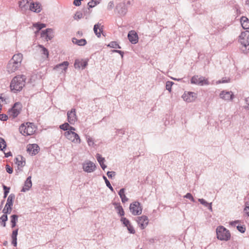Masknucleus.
<instances>
[{"label":"nucleus","instance_id":"bf43d9fd","mask_svg":"<svg viewBox=\"0 0 249 249\" xmlns=\"http://www.w3.org/2000/svg\"><path fill=\"white\" fill-rule=\"evenodd\" d=\"M240 222V221L239 220H235L233 221H231L230 222V225L231 226L235 227L236 225V224H238Z\"/></svg>","mask_w":249,"mask_h":249},{"label":"nucleus","instance_id":"0e129e2a","mask_svg":"<svg viewBox=\"0 0 249 249\" xmlns=\"http://www.w3.org/2000/svg\"><path fill=\"white\" fill-rule=\"evenodd\" d=\"M4 155H5V157L8 158V157L12 156V153L11 152H7V153H4Z\"/></svg>","mask_w":249,"mask_h":249},{"label":"nucleus","instance_id":"f8f14e48","mask_svg":"<svg viewBox=\"0 0 249 249\" xmlns=\"http://www.w3.org/2000/svg\"><path fill=\"white\" fill-rule=\"evenodd\" d=\"M182 98L186 102L191 103L195 101L197 98V94L194 92L185 91L182 95Z\"/></svg>","mask_w":249,"mask_h":249},{"label":"nucleus","instance_id":"5701e85b","mask_svg":"<svg viewBox=\"0 0 249 249\" xmlns=\"http://www.w3.org/2000/svg\"><path fill=\"white\" fill-rule=\"evenodd\" d=\"M32 186V182L31 181V176H29L27 178L24 182L23 187L21 190V192H25L29 191Z\"/></svg>","mask_w":249,"mask_h":249},{"label":"nucleus","instance_id":"69168bd1","mask_svg":"<svg viewBox=\"0 0 249 249\" xmlns=\"http://www.w3.org/2000/svg\"><path fill=\"white\" fill-rule=\"evenodd\" d=\"M75 130V128L74 127L71 126L70 125L68 131H74Z\"/></svg>","mask_w":249,"mask_h":249},{"label":"nucleus","instance_id":"a19ab883","mask_svg":"<svg viewBox=\"0 0 249 249\" xmlns=\"http://www.w3.org/2000/svg\"><path fill=\"white\" fill-rule=\"evenodd\" d=\"M70 127V124L68 123H65L59 126V128L64 131H68Z\"/></svg>","mask_w":249,"mask_h":249},{"label":"nucleus","instance_id":"a878e982","mask_svg":"<svg viewBox=\"0 0 249 249\" xmlns=\"http://www.w3.org/2000/svg\"><path fill=\"white\" fill-rule=\"evenodd\" d=\"M96 158L101 168L103 169V170H105V168H107V166L104 164L105 161V158L102 157L101 155L98 153L96 154Z\"/></svg>","mask_w":249,"mask_h":249},{"label":"nucleus","instance_id":"9b49d317","mask_svg":"<svg viewBox=\"0 0 249 249\" xmlns=\"http://www.w3.org/2000/svg\"><path fill=\"white\" fill-rule=\"evenodd\" d=\"M83 170L88 173L94 172L96 169V165L93 162L87 160L82 164Z\"/></svg>","mask_w":249,"mask_h":249},{"label":"nucleus","instance_id":"680f3d73","mask_svg":"<svg viewBox=\"0 0 249 249\" xmlns=\"http://www.w3.org/2000/svg\"><path fill=\"white\" fill-rule=\"evenodd\" d=\"M244 212L247 214L248 216H249V206L246 205V207L244 208Z\"/></svg>","mask_w":249,"mask_h":249},{"label":"nucleus","instance_id":"ddd939ff","mask_svg":"<svg viewBox=\"0 0 249 249\" xmlns=\"http://www.w3.org/2000/svg\"><path fill=\"white\" fill-rule=\"evenodd\" d=\"M136 220L141 229H144L146 227L149 223V220L147 216L142 215L136 218Z\"/></svg>","mask_w":249,"mask_h":249},{"label":"nucleus","instance_id":"ea45409f","mask_svg":"<svg viewBox=\"0 0 249 249\" xmlns=\"http://www.w3.org/2000/svg\"><path fill=\"white\" fill-rule=\"evenodd\" d=\"M108 46L113 48H121V47L119 46V45L115 41H112L110 42L108 45Z\"/></svg>","mask_w":249,"mask_h":249},{"label":"nucleus","instance_id":"7ed1b4c3","mask_svg":"<svg viewBox=\"0 0 249 249\" xmlns=\"http://www.w3.org/2000/svg\"><path fill=\"white\" fill-rule=\"evenodd\" d=\"M239 41L241 46V51L247 54L249 53V31H246L241 33L239 36Z\"/></svg>","mask_w":249,"mask_h":249},{"label":"nucleus","instance_id":"aec40b11","mask_svg":"<svg viewBox=\"0 0 249 249\" xmlns=\"http://www.w3.org/2000/svg\"><path fill=\"white\" fill-rule=\"evenodd\" d=\"M88 65V61L86 60L76 59L74 64V67L75 69H84Z\"/></svg>","mask_w":249,"mask_h":249},{"label":"nucleus","instance_id":"2eb2a0df","mask_svg":"<svg viewBox=\"0 0 249 249\" xmlns=\"http://www.w3.org/2000/svg\"><path fill=\"white\" fill-rule=\"evenodd\" d=\"M69 63L68 61H64L60 64L56 65L53 68V70L59 73L65 72L68 69Z\"/></svg>","mask_w":249,"mask_h":249},{"label":"nucleus","instance_id":"f704fd0d","mask_svg":"<svg viewBox=\"0 0 249 249\" xmlns=\"http://www.w3.org/2000/svg\"><path fill=\"white\" fill-rule=\"evenodd\" d=\"M34 27L37 29V31L35 32L36 34L41 29L46 27V24L44 23H35L34 24Z\"/></svg>","mask_w":249,"mask_h":249},{"label":"nucleus","instance_id":"412c9836","mask_svg":"<svg viewBox=\"0 0 249 249\" xmlns=\"http://www.w3.org/2000/svg\"><path fill=\"white\" fill-rule=\"evenodd\" d=\"M39 150V147L36 144H29L27 146V151L32 155L37 154Z\"/></svg>","mask_w":249,"mask_h":249},{"label":"nucleus","instance_id":"393cba45","mask_svg":"<svg viewBox=\"0 0 249 249\" xmlns=\"http://www.w3.org/2000/svg\"><path fill=\"white\" fill-rule=\"evenodd\" d=\"M15 163L18 165V168H22L25 165V160L21 156H18L15 159Z\"/></svg>","mask_w":249,"mask_h":249},{"label":"nucleus","instance_id":"b1692460","mask_svg":"<svg viewBox=\"0 0 249 249\" xmlns=\"http://www.w3.org/2000/svg\"><path fill=\"white\" fill-rule=\"evenodd\" d=\"M31 0H21L18 2V6L22 11H25L27 10L28 7V3L30 2Z\"/></svg>","mask_w":249,"mask_h":249},{"label":"nucleus","instance_id":"c85d7f7f","mask_svg":"<svg viewBox=\"0 0 249 249\" xmlns=\"http://www.w3.org/2000/svg\"><path fill=\"white\" fill-rule=\"evenodd\" d=\"M72 42L73 44L82 46L85 45L87 43V41L85 39H78L76 38H73L72 39Z\"/></svg>","mask_w":249,"mask_h":249},{"label":"nucleus","instance_id":"052dcab7","mask_svg":"<svg viewBox=\"0 0 249 249\" xmlns=\"http://www.w3.org/2000/svg\"><path fill=\"white\" fill-rule=\"evenodd\" d=\"M3 188L4 191V193H5V194H8L9 193L10 188L9 187H7L4 185H3Z\"/></svg>","mask_w":249,"mask_h":249},{"label":"nucleus","instance_id":"4468645a","mask_svg":"<svg viewBox=\"0 0 249 249\" xmlns=\"http://www.w3.org/2000/svg\"><path fill=\"white\" fill-rule=\"evenodd\" d=\"M67 118L68 121L71 124H74L77 121L75 108H72L70 111L67 112Z\"/></svg>","mask_w":249,"mask_h":249},{"label":"nucleus","instance_id":"603ef678","mask_svg":"<svg viewBox=\"0 0 249 249\" xmlns=\"http://www.w3.org/2000/svg\"><path fill=\"white\" fill-rule=\"evenodd\" d=\"M6 170L9 174H12L13 173V168L8 164L6 165Z\"/></svg>","mask_w":249,"mask_h":249},{"label":"nucleus","instance_id":"f3484780","mask_svg":"<svg viewBox=\"0 0 249 249\" xmlns=\"http://www.w3.org/2000/svg\"><path fill=\"white\" fill-rule=\"evenodd\" d=\"M29 9L34 12L39 13L41 11V5L37 1L36 2H30V5H29Z\"/></svg>","mask_w":249,"mask_h":249},{"label":"nucleus","instance_id":"de8ad7c7","mask_svg":"<svg viewBox=\"0 0 249 249\" xmlns=\"http://www.w3.org/2000/svg\"><path fill=\"white\" fill-rule=\"evenodd\" d=\"M237 229L241 233H244L246 231V228L244 226H237Z\"/></svg>","mask_w":249,"mask_h":249},{"label":"nucleus","instance_id":"4d7b16f0","mask_svg":"<svg viewBox=\"0 0 249 249\" xmlns=\"http://www.w3.org/2000/svg\"><path fill=\"white\" fill-rule=\"evenodd\" d=\"M112 52L113 53H117L118 54H120L121 55L122 58L123 57V55H124L123 52L120 51V50H112Z\"/></svg>","mask_w":249,"mask_h":249},{"label":"nucleus","instance_id":"39448f33","mask_svg":"<svg viewBox=\"0 0 249 249\" xmlns=\"http://www.w3.org/2000/svg\"><path fill=\"white\" fill-rule=\"evenodd\" d=\"M19 129L22 135L29 136L34 134L36 128L33 123L28 122L25 124H22Z\"/></svg>","mask_w":249,"mask_h":249},{"label":"nucleus","instance_id":"bb28decb","mask_svg":"<svg viewBox=\"0 0 249 249\" xmlns=\"http://www.w3.org/2000/svg\"><path fill=\"white\" fill-rule=\"evenodd\" d=\"M103 26H101V24L100 23H97L94 25L93 30L95 35L99 37L101 36V33L103 32Z\"/></svg>","mask_w":249,"mask_h":249},{"label":"nucleus","instance_id":"2f4dec72","mask_svg":"<svg viewBox=\"0 0 249 249\" xmlns=\"http://www.w3.org/2000/svg\"><path fill=\"white\" fill-rule=\"evenodd\" d=\"M18 220V216L16 214L12 215L11 216V227L14 228L16 226L17 222Z\"/></svg>","mask_w":249,"mask_h":249},{"label":"nucleus","instance_id":"6e6552de","mask_svg":"<svg viewBox=\"0 0 249 249\" xmlns=\"http://www.w3.org/2000/svg\"><path fill=\"white\" fill-rule=\"evenodd\" d=\"M129 210L133 215H139L142 213V209L139 202L135 201L130 204Z\"/></svg>","mask_w":249,"mask_h":249},{"label":"nucleus","instance_id":"09e8293b","mask_svg":"<svg viewBox=\"0 0 249 249\" xmlns=\"http://www.w3.org/2000/svg\"><path fill=\"white\" fill-rule=\"evenodd\" d=\"M184 197L190 199L192 202H195V199L193 196L190 193H187L184 196Z\"/></svg>","mask_w":249,"mask_h":249},{"label":"nucleus","instance_id":"cd10ccee","mask_svg":"<svg viewBox=\"0 0 249 249\" xmlns=\"http://www.w3.org/2000/svg\"><path fill=\"white\" fill-rule=\"evenodd\" d=\"M240 22L242 27L245 29H249V20L245 17L241 18Z\"/></svg>","mask_w":249,"mask_h":249},{"label":"nucleus","instance_id":"5fc2aeb1","mask_svg":"<svg viewBox=\"0 0 249 249\" xmlns=\"http://www.w3.org/2000/svg\"><path fill=\"white\" fill-rule=\"evenodd\" d=\"M120 197L121 198V200L123 203H125L128 200V198L125 196V195L123 196H122Z\"/></svg>","mask_w":249,"mask_h":249},{"label":"nucleus","instance_id":"e2e57ef3","mask_svg":"<svg viewBox=\"0 0 249 249\" xmlns=\"http://www.w3.org/2000/svg\"><path fill=\"white\" fill-rule=\"evenodd\" d=\"M12 244L14 247H16L17 245V238H12Z\"/></svg>","mask_w":249,"mask_h":249},{"label":"nucleus","instance_id":"79ce46f5","mask_svg":"<svg viewBox=\"0 0 249 249\" xmlns=\"http://www.w3.org/2000/svg\"><path fill=\"white\" fill-rule=\"evenodd\" d=\"M83 17L82 13L80 11H77L75 14L73 18L75 20H79Z\"/></svg>","mask_w":249,"mask_h":249},{"label":"nucleus","instance_id":"c756f323","mask_svg":"<svg viewBox=\"0 0 249 249\" xmlns=\"http://www.w3.org/2000/svg\"><path fill=\"white\" fill-rule=\"evenodd\" d=\"M37 47L38 48L39 52L42 54H43L46 58L48 57L49 52L46 48H45L43 46L41 45H38Z\"/></svg>","mask_w":249,"mask_h":249},{"label":"nucleus","instance_id":"774afa93","mask_svg":"<svg viewBox=\"0 0 249 249\" xmlns=\"http://www.w3.org/2000/svg\"><path fill=\"white\" fill-rule=\"evenodd\" d=\"M229 82V80H222L221 81H219L218 83H226Z\"/></svg>","mask_w":249,"mask_h":249},{"label":"nucleus","instance_id":"864d4df0","mask_svg":"<svg viewBox=\"0 0 249 249\" xmlns=\"http://www.w3.org/2000/svg\"><path fill=\"white\" fill-rule=\"evenodd\" d=\"M8 119V116L6 114H0V120L1 121H6Z\"/></svg>","mask_w":249,"mask_h":249},{"label":"nucleus","instance_id":"7c9ffc66","mask_svg":"<svg viewBox=\"0 0 249 249\" xmlns=\"http://www.w3.org/2000/svg\"><path fill=\"white\" fill-rule=\"evenodd\" d=\"M113 204L116 206L115 209L117 211L118 214L120 216H124V212L122 207L120 204H118L116 203H114Z\"/></svg>","mask_w":249,"mask_h":249},{"label":"nucleus","instance_id":"dca6fc26","mask_svg":"<svg viewBox=\"0 0 249 249\" xmlns=\"http://www.w3.org/2000/svg\"><path fill=\"white\" fill-rule=\"evenodd\" d=\"M220 98L226 101H231L234 97V95L232 91H227L223 90L219 94Z\"/></svg>","mask_w":249,"mask_h":249},{"label":"nucleus","instance_id":"473e14b6","mask_svg":"<svg viewBox=\"0 0 249 249\" xmlns=\"http://www.w3.org/2000/svg\"><path fill=\"white\" fill-rule=\"evenodd\" d=\"M101 1V0H91L90 1L88 2V5L89 8H93L99 4Z\"/></svg>","mask_w":249,"mask_h":249},{"label":"nucleus","instance_id":"6e6d98bb","mask_svg":"<svg viewBox=\"0 0 249 249\" xmlns=\"http://www.w3.org/2000/svg\"><path fill=\"white\" fill-rule=\"evenodd\" d=\"M114 7V3L113 1H111L109 2L107 5V9L108 10H111Z\"/></svg>","mask_w":249,"mask_h":249},{"label":"nucleus","instance_id":"1a4fd4ad","mask_svg":"<svg viewBox=\"0 0 249 249\" xmlns=\"http://www.w3.org/2000/svg\"><path fill=\"white\" fill-rule=\"evenodd\" d=\"M191 83L200 86L209 85V82L207 79L202 76L198 75L193 76L191 80Z\"/></svg>","mask_w":249,"mask_h":249},{"label":"nucleus","instance_id":"9d476101","mask_svg":"<svg viewBox=\"0 0 249 249\" xmlns=\"http://www.w3.org/2000/svg\"><path fill=\"white\" fill-rule=\"evenodd\" d=\"M22 108V105L19 102L16 103L13 107L9 111L10 117L15 118L19 114Z\"/></svg>","mask_w":249,"mask_h":249},{"label":"nucleus","instance_id":"e433bc0d","mask_svg":"<svg viewBox=\"0 0 249 249\" xmlns=\"http://www.w3.org/2000/svg\"><path fill=\"white\" fill-rule=\"evenodd\" d=\"M8 217L7 214L4 213L0 217V220L1 221V225L3 227L6 226V221L7 220Z\"/></svg>","mask_w":249,"mask_h":249},{"label":"nucleus","instance_id":"423d86ee","mask_svg":"<svg viewBox=\"0 0 249 249\" xmlns=\"http://www.w3.org/2000/svg\"><path fill=\"white\" fill-rule=\"evenodd\" d=\"M64 135L65 137L71 142H72L76 144H79L81 143V141L80 138L78 134L72 131H66Z\"/></svg>","mask_w":249,"mask_h":249},{"label":"nucleus","instance_id":"58836bf2","mask_svg":"<svg viewBox=\"0 0 249 249\" xmlns=\"http://www.w3.org/2000/svg\"><path fill=\"white\" fill-rule=\"evenodd\" d=\"M120 220L122 222V223L124 225V226L126 227H127L128 226V225H129L131 224L130 221L125 217H121Z\"/></svg>","mask_w":249,"mask_h":249},{"label":"nucleus","instance_id":"49530a36","mask_svg":"<svg viewBox=\"0 0 249 249\" xmlns=\"http://www.w3.org/2000/svg\"><path fill=\"white\" fill-rule=\"evenodd\" d=\"M127 229L130 233L134 234L135 232V231L131 224L127 227Z\"/></svg>","mask_w":249,"mask_h":249},{"label":"nucleus","instance_id":"4c0bfd02","mask_svg":"<svg viewBox=\"0 0 249 249\" xmlns=\"http://www.w3.org/2000/svg\"><path fill=\"white\" fill-rule=\"evenodd\" d=\"M103 178L105 181L107 186L111 191V192H114V189L107 178L104 176L103 177Z\"/></svg>","mask_w":249,"mask_h":249},{"label":"nucleus","instance_id":"3c124183","mask_svg":"<svg viewBox=\"0 0 249 249\" xmlns=\"http://www.w3.org/2000/svg\"><path fill=\"white\" fill-rule=\"evenodd\" d=\"M18 233V229L15 230L13 231L12 233V238H17V235Z\"/></svg>","mask_w":249,"mask_h":249},{"label":"nucleus","instance_id":"8fccbe9b","mask_svg":"<svg viewBox=\"0 0 249 249\" xmlns=\"http://www.w3.org/2000/svg\"><path fill=\"white\" fill-rule=\"evenodd\" d=\"M245 101L246 103V105L244 107V108L246 109H249V97L245 98Z\"/></svg>","mask_w":249,"mask_h":249},{"label":"nucleus","instance_id":"72a5a7b5","mask_svg":"<svg viewBox=\"0 0 249 249\" xmlns=\"http://www.w3.org/2000/svg\"><path fill=\"white\" fill-rule=\"evenodd\" d=\"M86 139L89 146H94V142L93 139L89 136H86Z\"/></svg>","mask_w":249,"mask_h":249},{"label":"nucleus","instance_id":"20e7f679","mask_svg":"<svg viewBox=\"0 0 249 249\" xmlns=\"http://www.w3.org/2000/svg\"><path fill=\"white\" fill-rule=\"evenodd\" d=\"M216 237L218 240L227 241L231 238L230 231L222 226H218L216 229Z\"/></svg>","mask_w":249,"mask_h":249},{"label":"nucleus","instance_id":"4be33fe9","mask_svg":"<svg viewBox=\"0 0 249 249\" xmlns=\"http://www.w3.org/2000/svg\"><path fill=\"white\" fill-rule=\"evenodd\" d=\"M116 8L118 13L121 16H124L127 12V8L124 3H119L117 5Z\"/></svg>","mask_w":249,"mask_h":249},{"label":"nucleus","instance_id":"c03bdc74","mask_svg":"<svg viewBox=\"0 0 249 249\" xmlns=\"http://www.w3.org/2000/svg\"><path fill=\"white\" fill-rule=\"evenodd\" d=\"M198 200L201 204L203 205L205 207H207L210 204V203L207 202L203 198H199Z\"/></svg>","mask_w":249,"mask_h":249},{"label":"nucleus","instance_id":"6ab92c4d","mask_svg":"<svg viewBox=\"0 0 249 249\" xmlns=\"http://www.w3.org/2000/svg\"><path fill=\"white\" fill-rule=\"evenodd\" d=\"M41 36V37H45L47 40H51L53 37V32L52 29L48 28L42 31Z\"/></svg>","mask_w":249,"mask_h":249},{"label":"nucleus","instance_id":"13d9d810","mask_svg":"<svg viewBox=\"0 0 249 249\" xmlns=\"http://www.w3.org/2000/svg\"><path fill=\"white\" fill-rule=\"evenodd\" d=\"M118 194L119 196H124L125 195V189L122 188L119 191Z\"/></svg>","mask_w":249,"mask_h":249},{"label":"nucleus","instance_id":"f257e3e1","mask_svg":"<svg viewBox=\"0 0 249 249\" xmlns=\"http://www.w3.org/2000/svg\"><path fill=\"white\" fill-rule=\"evenodd\" d=\"M22 54L18 53L13 55L7 64L6 69L9 73L15 72L20 66L22 60Z\"/></svg>","mask_w":249,"mask_h":249},{"label":"nucleus","instance_id":"a211bd4d","mask_svg":"<svg viewBox=\"0 0 249 249\" xmlns=\"http://www.w3.org/2000/svg\"><path fill=\"white\" fill-rule=\"evenodd\" d=\"M127 37L129 41L132 44H135L138 42V35L137 33L134 30H131L129 32Z\"/></svg>","mask_w":249,"mask_h":249},{"label":"nucleus","instance_id":"37998d69","mask_svg":"<svg viewBox=\"0 0 249 249\" xmlns=\"http://www.w3.org/2000/svg\"><path fill=\"white\" fill-rule=\"evenodd\" d=\"M173 83L171 81H168L166 84V89L169 91L170 92L171 91V87Z\"/></svg>","mask_w":249,"mask_h":249},{"label":"nucleus","instance_id":"c9c22d12","mask_svg":"<svg viewBox=\"0 0 249 249\" xmlns=\"http://www.w3.org/2000/svg\"><path fill=\"white\" fill-rule=\"evenodd\" d=\"M6 143L2 138H0V150L4 151V149L6 148Z\"/></svg>","mask_w":249,"mask_h":249},{"label":"nucleus","instance_id":"0eeeda50","mask_svg":"<svg viewBox=\"0 0 249 249\" xmlns=\"http://www.w3.org/2000/svg\"><path fill=\"white\" fill-rule=\"evenodd\" d=\"M15 198V196L13 194H11L8 197L6 203L5 205L2 212L5 214H9L11 213L12 206L13 205V201Z\"/></svg>","mask_w":249,"mask_h":249},{"label":"nucleus","instance_id":"f03ea898","mask_svg":"<svg viewBox=\"0 0 249 249\" xmlns=\"http://www.w3.org/2000/svg\"><path fill=\"white\" fill-rule=\"evenodd\" d=\"M26 77L25 75H17L14 77L10 83L11 90L16 93L21 90L25 84Z\"/></svg>","mask_w":249,"mask_h":249},{"label":"nucleus","instance_id":"338daca9","mask_svg":"<svg viewBox=\"0 0 249 249\" xmlns=\"http://www.w3.org/2000/svg\"><path fill=\"white\" fill-rule=\"evenodd\" d=\"M209 210L211 211V212L213 211L212 206V203H210L209 205L207 206Z\"/></svg>","mask_w":249,"mask_h":249},{"label":"nucleus","instance_id":"a18cd8bd","mask_svg":"<svg viewBox=\"0 0 249 249\" xmlns=\"http://www.w3.org/2000/svg\"><path fill=\"white\" fill-rule=\"evenodd\" d=\"M107 174L109 178H112L115 177L116 173L114 171H108Z\"/></svg>","mask_w":249,"mask_h":249}]
</instances>
